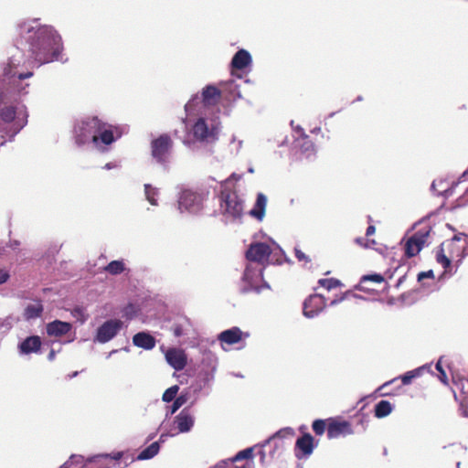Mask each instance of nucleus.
Wrapping results in <instances>:
<instances>
[{"instance_id": "nucleus-10", "label": "nucleus", "mask_w": 468, "mask_h": 468, "mask_svg": "<svg viewBox=\"0 0 468 468\" xmlns=\"http://www.w3.org/2000/svg\"><path fill=\"white\" fill-rule=\"evenodd\" d=\"M121 135L122 133L117 126H113L101 121L94 144L99 145L100 144H102L109 145L112 144L117 138L121 137Z\"/></svg>"}, {"instance_id": "nucleus-9", "label": "nucleus", "mask_w": 468, "mask_h": 468, "mask_svg": "<svg viewBox=\"0 0 468 468\" xmlns=\"http://www.w3.org/2000/svg\"><path fill=\"white\" fill-rule=\"evenodd\" d=\"M122 322L119 319H111L104 322L98 329L95 339L100 343L112 340L121 330Z\"/></svg>"}, {"instance_id": "nucleus-35", "label": "nucleus", "mask_w": 468, "mask_h": 468, "mask_svg": "<svg viewBox=\"0 0 468 468\" xmlns=\"http://www.w3.org/2000/svg\"><path fill=\"white\" fill-rule=\"evenodd\" d=\"M144 192L146 199L152 204V205H157L155 197L157 196V191L154 187H153L151 185L146 184L144 186Z\"/></svg>"}, {"instance_id": "nucleus-54", "label": "nucleus", "mask_w": 468, "mask_h": 468, "mask_svg": "<svg viewBox=\"0 0 468 468\" xmlns=\"http://www.w3.org/2000/svg\"><path fill=\"white\" fill-rule=\"evenodd\" d=\"M74 313L78 314L80 315H83V310L81 308H79V307L74 309Z\"/></svg>"}, {"instance_id": "nucleus-37", "label": "nucleus", "mask_w": 468, "mask_h": 468, "mask_svg": "<svg viewBox=\"0 0 468 468\" xmlns=\"http://www.w3.org/2000/svg\"><path fill=\"white\" fill-rule=\"evenodd\" d=\"M294 434V431L292 428H284L277 431L272 437H271L267 441V443H270L271 441L276 439V438H284L286 436H292Z\"/></svg>"}, {"instance_id": "nucleus-44", "label": "nucleus", "mask_w": 468, "mask_h": 468, "mask_svg": "<svg viewBox=\"0 0 468 468\" xmlns=\"http://www.w3.org/2000/svg\"><path fill=\"white\" fill-rule=\"evenodd\" d=\"M397 378H394L390 381H387L386 383H384L383 385H381L378 388V391H380L381 392V396H389L390 393L386 391L385 389L391 384L393 383L394 381H396Z\"/></svg>"}, {"instance_id": "nucleus-12", "label": "nucleus", "mask_w": 468, "mask_h": 468, "mask_svg": "<svg viewBox=\"0 0 468 468\" xmlns=\"http://www.w3.org/2000/svg\"><path fill=\"white\" fill-rule=\"evenodd\" d=\"M271 253V247L263 242H256L250 244L247 252L246 258L254 262L263 263L268 260L269 256Z\"/></svg>"}, {"instance_id": "nucleus-57", "label": "nucleus", "mask_w": 468, "mask_h": 468, "mask_svg": "<svg viewBox=\"0 0 468 468\" xmlns=\"http://www.w3.org/2000/svg\"><path fill=\"white\" fill-rule=\"evenodd\" d=\"M261 461H263L264 457H265V453L263 451H261Z\"/></svg>"}, {"instance_id": "nucleus-60", "label": "nucleus", "mask_w": 468, "mask_h": 468, "mask_svg": "<svg viewBox=\"0 0 468 468\" xmlns=\"http://www.w3.org/2000/svg\"><path fill=\"white\" fill-rule=\"evenodd\" d=\"M106 167H107V168H111L110 164H107V165H106Z\"/></svg>"}, {"instance_id": "nucleus-13", "label": "nucleus", "mask_w": 468, "mask_h": 468, "mask_svg": "<svg viewBox=\"0 0 468 468\" xmlns=\"http://www.w3.org/2000/svg\"><path fill=\"white\" fill-rule=\"evenodd\" d=\"M353 433V429L350 422L346 420H338L329 419L327 423V437L329 439L338 438L340 436H346Z\"/></svg>"}, {"instance_id": "nucleus-15", "label": "nucleus", "mask_w": 468, "mask_h": 468, "mask_svg": "<svg viewBox=\"0 0 468 468\" xmlns=\"http://www.w3.org/2000/svg\"><path fill=\"white\" fill-rule=\"evenodd\" d=\"M249 336H250L249 333L242 332L240 330V328H239L237 326H233L229 329L222 331L218 335V340L221 344L232 346V345L239 343L240 341H242L243 339H245Z\"/></svg>"}, {"instance_id": "nucleus-55", "label": "nucleus", "mask_w": 468, "mask_h": 468, "mask_svg": "<svg viewBox=\"0 0 468 468\" xmlns=\"http://www.w3.org/2000/svg\"><path fill=\"white\" fill-rule=\"evenodd\" d=\"M405 279H406V275H403L402 277H400L398 282L397 286H399Z\"/></svg>"}, {"instance_id": "nucleus-51", "label": "nucleus", "mask_w": 468, "mask_h": 468, "mask_svg": "<svg viewBox=\"0 0 468 468\" xmlns=\"http://www.w3.org/2000/svg\"><path fill=\"white\" fill-rule=\"evenodd\" d=\"M465 242H466V245L462 247V250H457L458 254L464 252V253H467V255H468V236H467Z\"/></svg>"}, {"instance_id": "nucleus-27", "label": "nucleus", "mask_w": 468, "mask_h": 468, "mask_svg": "<svg viewBox=\"0 0 468 468\" xmlns=\"http://www.w3.org/2000/svg\"><path fill=\"white\" fill-rule=\"evenodd\" d=\"M393 410V405L388 400H380L375 405L374 413L378 419H382L389 415Z\"/></svg>"}, {"instance_id": "nucleus-14", "label": "nucleus", "mask_w": 468, "mask_h": 468, "mask_svg": "<svg viewBox=\"0 0 468 468\" xmlns=\"http://www.w3.org/2000/svg\"><path fill=\"white\" fill-rule=\"evenodd\" d=\"M464 237L467 238L468 236L463 232H459L455 234L451 239H447L446 241H444L438 250L436 254V261L445 270L451 267V260L445 254V248L450 249L452 247H454V242L462 240L463 238Z\"/></svg>"}, {"instance_id": "nucleus-18", "label": "nucleus", "mask_w": 468, "mask_h": 468, "mask_svg": "<svg viewBox=\"0 0 468 468\" xmlns=\"http://www.w3.org/2000/svg\"><path fill=\"white\" fill-rule=\"evenodd\" d=\"M41 339L38 335H31L24 339L18 345L19 353L22 355H29L31 353H37L41 348Z\"/></svg>"}, {"instance_id": "nucleus-36", "label": "nucleus", "mask_w": 468, "mask_h": 468, "mask_svg": "<svg viewBox=\"0 0 468 468\" xmlns=\"http://www.w3.org/2000/svg\"><path fill=\"white\" fill-rule=\"evenodd\" d=\"M312 428L316 435H323L325 430L327 431V425L324 420H315L312 424Z\"/></svg>"}, {"instance_id": "nucleus-7", "label": "nucleus", "mask_w": 468, "mask_h": 468, "mask_svg": "<svg viewBox=\"0 0 468 468\" xmlns=\"http://www.w3.org/2000/svg\"><path fill=\"white\" fill-rule=\"evenodd\" d=\"M203 196L190 189H185L181 192L178 199V207L181 211L197 213L202 207Z\"/></svg>"}, {"instance_id": "nucleus-29", "label": "nucleus", "mask_w": 468, "mask_h": 468, "mask_svg": "<svg viewBox=\"0 0 468 468\" xmlns=\"http://www.w3.org/2000/svg\"><path fill=\"white\" fill-rule=\"evenodd\" d=\"M160 450V445L157 441L151 443L144 449L137 456L138 460H148L155 456Z\"/></svg>"}, {"instance_id": "nucleus-5", "label": "nucleus", "mask_w": 468, "mask_h": 468, "mask_svg": "<svg viewBox=\"0 0 468 468\" xmlns=\"http://www.w3.org/2000/svg\"><path fill=\"white\" fill-rule=\"evenodd\" d=\"M101 122L98 117H90L79 122L74 128L77 144L82 145L90 141L94 144Z\"/></svg>"}, {"instance_id": "nucleus-48", "label": "nucleus", "mask_w": 468, "mask_h": 468, "mask_svg": "<svg viewBox=\"0 0 468 468\" xmlns=\"http://www.w3.org/2000/svg\"><path fill=\"white\" fill-rule=\"evenodd\" d=\"M428 277H433L432 271L420 272L418 274V281H421L424 278H428Z\"/></svg>"}, {"instance_id": "nucleus-25", "label": "nucleus", "mask_w": 468, "mask_h": 468, "mask_svg": "<svg viewBox=\"0 0 468 468\" xmlns=\"http://www.w3.org/2000/svg\"><path fill=\"white\" fill-rule=\"evenodd\" d=\"M266 204V197L262 193H259L257 196L254 207L250 211V215H251L252 217L259 220H261L265 215Z\"/></svg>"}, {"instance_id": "nucleus-49", "label": "nucleus", "mask_w": 468, "mask_h": 468, "mask_svg": "<svg viewBox=\"0 0 468 468\" xmlns=\"http://www.w3.org/2000/svg\"><path fill=\"white\" fill-rule=\"evenodd\" d=\"M375 232H376V228H375V226H373V225H369V226L367 227V229L366 236H367V237H370V236L374 235V234H375Z\"/></svg>"}, {"instance_id": "nucleus-39", "label": "nucleus", "mask_w": 468, "mask_h": 468, "mask_svg": "<svg viewBox=\"0 0 468 468\" xmlns=\"http://www.w3.org/2000/svg\"><path fill=\"white\" fill-rule=\"evenodd\" d=\"M253 456L252 454V449L251 448H248V449H245L243 451H240L239 452L235 457L232 459L233 462H237V461H240V460H244V459H251Z\"/></svg>"}, {"instance_id": "nucleus-24", "label": "nucleus", "mask_w": 468, "mask_h": 468, "mask_svg": "<svg viewBox=\"0 0 468 468\" xmlns=\"http://www.w3.org/2000/svg\"><path fill=\"white\" fill-rule=\"evenodd\" d=\"M193 134L195 138L200 141H205L211 135L207 124L203 118H199L194 124Z\"/></svg>"}, {"instance_id": "nucleus-38", "label": "nucleus", "mask_w": 468, "mask_h": 468, "mask_svg": "<svg viewBox=\"0 0 468 468\" xmlns=\"http://www.w3.org/2000/svg\"><path fill=\"white\" fill-rule=\"evenodd\" d=\"M360 282H376V283H381V282H384V277L381 274H378V273L367 274V275H364L361 278Z\"/></svg>"}, {"instance_id": "nucleus-56", "label": "nucleus", "mask_w": 468, "mask_h": 468, "mask_svg": "<svg viewBox=\"0 0 468 468\" xmlns=\"http://www.w3.org/2000/svg\"><path fill=\"white\" fill-rule=\"evenodd\" d=\"M54 356H55V354H54V351L52 350V351L49 353V355H48L49 359H53Z\"/></svg>"}, {"instance_id": "nucleus-30", "label": "nucleus", "mask_w": 468, "mask_h": 468, "mask_svg": "<svg viewBox=\"0 0 468 468\" xmlns=\"http://www.w3.org/2000/svg\"><path fill=\"white\" fill-rule=\"evenodd\" d=\"M125 264L122 261H112L104 267V271L112 275H118L123 272Z\"/></svg>"}, {"instance_id": "nucleus-40", "label": "nucleus", "mask_w": 468, "mask_h": 468, "mask_svg": "<svg viewBox=\"0 0 468 468\" xmlns=\"http://www.w3.org/2000/svg\"><path fill=\"white\" fill-rule=\"evenodd\" d=\"M355 242L362 247V248H365V249H369V248H372L374 247L375 245H377V242L375 239H364V238H356L355 239Z\"/></svg>"}, {"instance_id": "nucleus-32", "label": "nucleus", "mask_w": 468, "mask_h": 468, "mask_svg": "<svg viewBox=\"0 0 468 468\" xmlns=\"http://www.w3.org/2000/svg\"><path fill=\"white\" fill-rule=\"evenodd\" d=\"M190 325L189 319H185L184 323H176L172 326V331L175 336L180 337L185 334L186 326Z\"/></svg>"}, {"instance_id": "nucleus-31", "label": "nucleus", "mask_w": 468, "mask_h": 468, "mask_svg": "<svg viewBox=\"0 0 468 468\" xmlns=\"http://www.w3.org/2000/svg\"><path fill=\"white\" fill-rule=\"evenodd\" d=\"M422 369L416 368L411 371H408L406 374L400 377L401 382L403 385H409L411 383L412 379L420 376Z\"/></svg>"}, {"instance_id": "nucleus-22", "label": "nucleus", "mask_w": 468, "mask_h": 468, "mask_svg": "<svg viewBox=\"0 0 468 468\" xmlns=\"http://www.w3.org/2000/svg\"><path fill=\"white\" fill-rule=\"evenodd\" d=\"M175 424L180 432H187L194 425V418L187 409H184L175 419Z\"/></svg>"}, {"instance_id": "nucleus-26", "label": "nucleus", "mask_w": 468, "mask_h": 468, "mask_svg": "<svg viewBox=\"0 0 468 468\" xmlns=\"http://www.w3.org/2000/svg\"><path fill=\"white\" fill-rule=\"evenodd\" d=\"M223 92L228 101H236L241 97L239 85L234 80H229L224 84Z\"/></svg>"}, {"instance_id": "nucleus-23", "label": "nucleus", "mask_w": 468, "mask_h": 468, "mask_svg": "<svg viewBox=\"0 0 468 468\" xmlns=\"http://www.w3.org/2000/svg\"><path fill=\"white\" fill-rule=\"evenodd\" d=\"M133 343L137 347L151 350L155 346L156 340L149 333L139 332L133 335Z\"/></svg>"}, {"instance_id": "nucleus-3", "label": "nucleus", "mask_w": 468, "mask_h": 468, "mask_svg": "<svg viewBox=\"0 0 468 468\" xmlns=\"http://www.w3.org/2000/svg\"><path fill=\"white\" fill-rule=\"evenodd\" d=\"M219 195V207L222 215L233 219L239 218L243 214V200L234 187L222 185Z\"/></svg>"}, {"instance_id": "nucleus-33", "label": "nucleus", "mask_w": 468, "mask_h": 468, "mask_svg": "<svg viewBox=\"0 0 468 468\" xmlns=\"http://www.w3.org/2000/svg\"><path fill=\"white\" fill-rule=\"evenodd\" d=\"M318 283L320 284V286H322L327 290H332V289L337 288L341 285V282L335 278L320 279L318 281Z\"/></svg>"}, {"instance_id": "nucleus-4", "label": "nucleus", "mask_w": 468, "mask_h": 468, "mask_svg": "<svg viewBox=\"0 0 468 468\" xmlns=\"http://www.w3.org/2000/svg\"><path fill=\"white\" fill-rule=\"evenodd\" d=\"M432 228L430 224H424L418 229L405 242L404 251L407 258L417 256L428 243Z\"/></svg>"}, {"instance_id": "nucleus-19", "label": "nucleus", "mask_w": 468, "mask_h": 468, "mask_svg": "<svg viewBox=\"0 0 468 468\" xmlns=\"http://www.w3.org/2000/svg\"><path fill=\"white\" fill-rule=\"evenodd\" d=\"M251 63V56L245 49H239L231 60V73L234 74L235 70H242L250 66Z\"/></svg>"}, {"instance_id": "nucleus-43", "label": "nucleus", "mask_w": 468, "mask_h": 468, "mask_svg": "<svg viewBox=\"0 0 468 468\" xmlns=\"http://www.w3.org/2000/svg\"><path fill=\"white\" fill-rule=\"evenodd\" d=\"M436 369L438 370L439 372V379L445 385H448V378H447V374L446 372L444 371V369L442 368V366L441 364V362H438L436 364Z\"/></svg>"}, {"instance_id": "nucleus-52", "label": "nucleus", "mask_w": 468, "mask_h": 468, "mask_svg": "<svg viewBox=\"0 0 468 468\" xmlns=\"http://www.w3.org/2000/svg\"><path fill=\"white\" fill-rule=\"evenodd\" d=\"M32 75H33V73H32V72H27V73H25V74H19V75H18V80H25V79H27V78L31 77Z\"/></svg>"}, {"instance_id": "nucleus-11", "label": "nucleus", "mask_w": 468, "mask_h": 468, "mask_svg": "<svg viewBox=\"0 0 468 468\" xmlns=\"http://www.w3.org/2000/svg\"><path fill=\"white\" fill-rule=\"evenodd\" d=\"M326 305L322 294H312L303 303V313L308 318H313L322 312Z\"/></svg>"}, {"instance_id": "nucleus-47", "label": "nucleus", "mask_w": 468, "mask_h": 468, "mask_svg": "<svg viewBox=\"0 0 468 468\" xmlns=\"http://www.w3.org/2000/svg\"><path fill=\"white\" fill-rule=\"evenodd\" d=\"M301 147L303 149L304 152H308V151L313 152L314 150V144L311 141L304 142V144L303 145H301Z\"/></svg>"}, {"instance_id": "nucleus-45", "label": "nucleus", "mask_w": 468, "mask_h": 468, "mask_svg": "<svg viewBox=\"0 0 468 468\" xmlns=\"http://www.w3.org/2000/svg\"><path fill=\"white\" fill-rule=\"evenodd\" d=\"M9 277H10L9 271L5 269L0 268V284L6 282L7 280L9 279Z\"/></svg>"}, {"instance_id": "nucleus-20", "label": "nucleus", "mask_w": 468, "mask_h": 468, "mask_svg": "<svg viewBox=\"0 0 468 468\" xmlns=\"http://www.w3.org/2000/svg\"><path fill=\"white\" fill-rule=\"evenodd\" d=\"M222 91L214 85H207L202 90V101L206 106H214L218 103Z\"/></svg>"}, {"instance_id": "nucleus-8", "label": "nucleus", "mask_w": 468, "mask_h": 468, "mask_svg": "<svg viewBox=\"0 0 468 468\" xmlns=\"http://www.w3.org/2000/svg\"><path fill=\"white\" fill-rule=\"evenodd\" d=\"M263 270L252 266H247L243 273V281L247 283L244 291H255L260 292L263 288H267L268 284L263 280Z\"/></svg>"}, {"instance_id": "nucleus-61", "label": "nucleus", "mask_w": 468, "mask_h": 468, "mask_svg": "<svg viewBox=\"0 0 468 468\" xmlns=\"http://www.w3.org/2000/svg\"><path fill=\"white\" fill-rule=\"evenodd\" d=\"M368 221H372V218L371 217H368Z\"/></svg>"}, {"instance_id": "nucleus-28", "label": "nucleus", "mask_w": 468, "mask_h": 468, "mask_svg": "<svg viewBox=\"0 0 468 468\" xmlns=\"http://www.w3.org/2000/svg\"><path fill=\"white\" fill-rule=\"evenodd\" d=\"M43 312V305L41 302H37L33 304H28L24 311V317L27 320L35 319L41 315Z\"/></svg>"}, {"instance_id": "nucleus-1", "label": "nucleus", "mask_w": 468, "mask_h": 468, "mask_svg": "<svg viewBox=\"0 0 468 468\" xmlns=\"http://www.w3.org/2000/svg\"><path fill=\"white\" fill-rule=\"evenodd\" d=\"M18 28L21 41L27 45L28 58L38 66L60 59L62 41L52 27L41 26L34 20L19 24Z\"/></svg>"}, {"instance_id": "nucleus-16", "label": "nucleus", "mask_w": 468, "mask_h": 468, "mask_svg": "<svg viewBox=\"0 0 468 468\" xmlns=\"http://www.w3.org/2000/svg\"><path fill=\"white\" fill-rule=\"evenodd\" d=\"M314 438L310 433H304L295 443V456L301 459L309 456L314 451Z\"/></svg>"}, {"instance_id": "nucleus-46", "label": "nucleus", "mask_w": 468, "mask_h": 468, "mask_svg": "<svg viewBox=\"0 0 468 468\" xmlns=\"http://www.w3.org/2000/svg\"><path fill=\"white\" fill-rule=\"evenodd\" d=\"M295 257L299 261H310V259L301 250L295 249Z\"/></svg>"}, {"instance_id": "nucleus-58", "label": "nucleus", "mask_w": 468, "mask_h": 468, "mask_svg": "<svg viewBox=\"0 0 468 468\" xmlns=\"http://www.w3.org/2000/svg\"><path fill=\"white\" fill-rule=\"evenodd\" d=\"M59 468H69L68 463H63Z\"/></svg>"}, {"instance_id": "nucleus-42", "label": "nucleus", "mask_w": 468, "mask_h": 468, "mask_svg": "<svg viewBox=\"0 0 468 468\" xmlns=\"http://www.w3.org/2000/svg\"><path fill=\"white\" fill-rule=\"evenodd\" d=\"M173 401L174 402L172 405L171 412L175 413L180 407H182L186 403V399L183 396H179L176 398Z\"/></svg>"}, {"instance_id": "nucleus-2", "label": "nucleus", "mask_w": 468, "mask_h": 468, "mask_svg": "<svg viewBox=\"0 0 468 468\" xmlns=\"http://www.w3.org/2000/svg\"><path fill=\"white\" fill-rule=\"evenodd\" d=\"M28 114L25 105L21 104L19 95L9 91L0 92V119L10 124L6 135L14 138L27 123Z\"/></svg>"}, {"instance_id": "nucleus-6", "label": "nucleus", "mask_w": 468, "mask_h": 468, "mask_svg": "<svg viewBox=\"0 0 468 468\" xmlns=\"http://www.w3.org/2000/svg\"><path fill=\"white\" fill-rule=\"evenodd\" d=\"M170 135L163 133L151 142V155L159 164L168 162L173 148Z\"/></svg>"}, {"instance_id": "nucleus-41", "label": "nucleus", "mask_w": 468, "mask_h": 468, "mask_svg": "<svg viewBox=\"0 0 468 468\" xmlns=\"http://www.w3.org/2000/svg\"><path fill=\"white\" fill-rule=\"evenodd\" d=\"M462 250V248L456 246V244L454 243V247H452L450 249H447L448 252H449V259L451 260L453 259L454 257H457L459 259V261H462L466 255L467 253H461V254H458L457 250Z\"/></svg>"}, {"instance_id": "nucleus-34", "label": "nucleus", "mask_w": 468, "mask_h": 468, "mask_svg": "<svg viewBox=\"0 0 468 468\" xmlns=\"http://www.w3.org/2000/svg\"><path fill=\"white\" fill-rule=\"evenodd\" d=\"M178 389H179V388H178L177 385L170 387L169 388H167L164 392V394L162 396V399L165 402H171V401H173L176 398V394L178 392Z\"/></svg>"}, {"instance_id": "nucleus-53", "label": "nucleus", "mask_w": 468, "mask_h": 468, "mask_svg": "<svg viewBox=\"0 0 468 468\" xmlns=\"http://www.w3.org/2000/svg\"><path fill=\"white\" fill-rule=\"evenodd\" d=\"M297 132L303 140L308 139V136L303 133V129L299 128Z\"/></svg>"}, {"instance_id": "nucleus-59", "label": "nucleus", "mask_w": 468, "mask_h": 468, "mask_svg": "<svg viewBox=\"0 0 468 468\" xmlns=\"http://www.w3.org/2000/svg\"><path fill=\"white\" fill-rule=\"evenodd\" d=\"M9 73H10V72H9V71H7V70L5 69V75H8Z\"/></svg>"}, {"instance_id": "nucleus-17", "label": "nucleus", "mask_w": 468, "mask_h": 468, "mask_svg": "<svg viewBox=\"0 0 468 468\" xmlns=\"http://www.w3.org/2000/svg\"><path fill=\"white\" fill-rule=\"evenodd\" d=\"M165 358L167 363L176 370H182L186 366V356L181 349H168Z\"/></svg>"}, {"instance_id": "nucleus-21", "label": "nucleus", "mask_w": 468, "mask_h": 468, "mask_svg": "<svg viewBox=\"0 0 468 468\" xmlns=\"http://www.w3.org/2000/svg\"><path fill=\"white\" fill-rule=\"evenodd\" d=\"M71 328V324L55 320L47 324V334L50 336L61 337L67 335Z\"/></svg>"}, {"instance_id": "nucleus-50", "label": "nucleus", "mask_w": 468, "mask_h": 468, "mask_svg": "<svg viewBox=\"0 0 468 468\" xmlns=\"http://www.w3.org/2000/svg\"><path fill=\"white\" fill-rule=\"evenodd\" d=\"M107 457H111L112 459L115 460V461H118L120 460L122 457V452H113L112 454H108L106 455Z\"/></svg>"}]
</instances>
